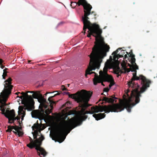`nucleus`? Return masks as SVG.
Here are the masks:
<instances>
[{
  "mask_svg": "<svg viewBox=\"0 0 157 157\" xmlns=\"http://www.w3.org/2000/svg\"><path fill=\"white\" fill-rule=\"evenodd\" d=\"M7 69L6 68L5 69L3 70V74L2 75V76H3V78L4 79L5 78V76H6L7 75V72L6 71V70Z\"/></svg>",
  "mask_w": 157,
  "mask_h": 157,
  "instance_id": "28",
  "label": "nucleus"
},
{
  "mask_svg": "<svg viewBox=\"0 0 157 157\" xmlns=\"http://www.w3.org/2000/svg\"><path fill=\"white\" fill-rule=\"evenodd\" d=\"M96 14L94 11H90L85 15V13L82 16V20L84 26L83 30L86 31L88 29V34L87 36L90 37L91 35L95 37V45L92 48V51L89 56L90 58V63H92L93 67L98 68L100 63L102 62L103 59L106 56L107 53L109 52L110 47L105 43L104 39L101 36L102 32L101 29L99 28L98 25L92 24L89 20L91 19H96Z\"/></svg>",
  "mask_w": 157,
  "mask_h": 157,
  "instance_id": "2",
  "label": "nucleus"
},
{
  "mask_svg": "<svg viewBox=\"0 0 157 157\" xmlns=\"http://www.w3.org/2000/svg\"><path fill=\"white\" fill-rule=\"evenodd\" d=\"M51 93L50 92H47V93L46 94H45V95H46L47 94H49V93Z\"/></svg>",
  "mask_w": 157,
  "mask_h": 157,
  "instance_id": "44",
  "label": "nucleus"
},
{
  "mask_svg": "<svg viewBox=\"0 0 157 157\" xmlns=\"http://www.w3.org/2000/svg\"><path fill=\"white\" fill-rule=\"evenodd\" d=\"M110 58H112L111 56H110Z\"/></svg>",
  "mask_w": 157,
  "mask_h": 157,
  "instance_id": "52",
  "label": "nucleus"
},
{
  "mask_svg": "<svg viewBox=\"0 0 157 157\" xmlns=\"http://www.w3.org/2000/svg\"><path fill=\"white\" fill-rule=\"evenodd\" d=\"M121 49V48H118V49H117L116 51H115V52L117 53L118 52V50H120Z\"/></svg>",
  "mask_w": 157,
  "mask_h": 157,
  "instance_id": "40",
  "label": "nucleus"
},
{
  "mask_svg": "<svg viewBox=\"0 0 157 157\" xmlns=\"http://www.w3.org/2000/svg\"><path fill=\"white\" fill-rule=\"evenodd\" d=\"M109 88H108V87L107 88H104L103 90V91L104 92H108L109 90Z\"/></svg>",
  "mask_w": 157,
  "mask_h": 157,
  "instance_id": "36",
  "label": "nucleus"
},
{
  "mask_svg": "<svg viewBox=\"0 0 157 157\" xmlns=\"http://www.w3.org/2000/svg\"><path fill=\"white\" fill-rule=\"evenodd\" d=\"M3 62V60L0 59V67L2 69H3L4 67V66L2 64Z\"/></svg>",
  "mask_w": 157,
  "mask_h": 157,
  "instance_id": "31",
  "label": "nucleus"
},
{
  "mask_svg": "<svg viewBox=\"0 0 157 157\" xmlns=\"http://www.w3.org/2000/svg\"><path fill=\"white\" fill-rule=\"evenodd\" d=\"M149 32V31H146L147 33H148Z\"/></svg>",
  "mask_w": 157,
  "mask_h": 157,
  "instance_id": "49",
  "label": "nucleus"
},
{
  "mask_svg": "<svg viewBox=\"0 0 157 157\" xmlns=\"http://www.w3.org/2000/svg\"><path fill=\"white\" fill-rule=\"evenodd\" d=\"M15 126H9L8 127V129L6 130V132H11V131H12V129H14V128H15Z\"/></svg>",
  "mask_w": 157,
  "mask_h": 157,
  "instance_id": "26",
  "label": "nucleus"
},
{
  "mask_svg": "<svg viewBox=\"0 0 157 157\" xmlns=\"http://www.w3.org/2000/svg\"><path fill=\"white\" fill-rule=\"evenodd\" d=\"M71 6L72 8H75V7H76V6H77V7H78L79 6H78V2H71Z\"/></svg>",
  "mask_w": 157,
  "mask_h": 157,
  "instance_id": "25",
  "label": "nucleus"
},
{
  "mask_svg": "<svg viewBox=\"0 0 157 157\" xmlns=\"http://www.w3.org/2000/svg\"><path fill=\"white\" fill-rule=\"evenodd\" d=\"M105 81V82H107L106 81H105L104 79H101L100 80V82H97V84L98 83H101V85L103 86H105V85H104V84H103V81Z\"/></svg>",
  "mask_w": 157,
  "mask_h": 157,
  "instance_id": "35",
  "label": "nucleus"
},
{
  "mask_svg": "<svg viewBox=\"0 0 157 157\" xmlns=\"http://www.w3.org/2000/svg\"><path fill=\"white\" fill-rule=\"evenodd\" d=\"M43 113H41L35 110L32 112V116L33 117H37L40 120L43 119L45 116V114L43 110Z\"/></svg>",
  "mask_w": 157,
  "mask_h": 157,
  "instance_id": "15",
  "label": "nucleus"
},
{
  "mask_svg": "<svg viewBox=\"0 0 157 157\" xmlns=\"http://www.w3.org/2000/svg\"><path fill=\"white\" fill-rule=\"evenodd\" d=\"M124 52V50H122L121 51V52Z\"/></svg>",
  "mask_w": 157,
  "mask_h": 157,
  "instance_id": "46",
  "label": "nucleus"
},
{
  "mask_svg": "<svg viewBox=\"0 0 157 157\" xmlns=\"http://www.w3.org/2000/svg\"><path fill=\"white\" fill-rule=\"evenodd\" d=\"M52 112V109H48L45 110V113L47 115H48Z\"/></svg>",
  "mask_w": 157,
  "mask_h": 157,
  "instance_id": "27",
  "label": "nucleus"
},
{
  "mask_svg": "<svg viewBox=\"0 0 157 157\" xmlns=\"http://www.w3.org/2000/svg\"><path fill=\"white\" fill-rule=\"evenodd\" d=\"M82 90L80 91H78L77 92L74 94H70L68 92L66 93V94L68 95L69 97L74 99L78 102V101L77 100V97H78L79 95H80V94H81L82 93L81 92L79 93H77L78 92H81L82 90Z\"/></svg>",
  "mask_w": 157,
  "mask_h": 157,
  "instance_id": "18",
  "label": "nucleus"
},
{
  "mask_svg": "<svg viewBox=\"0 0 157 157\" xmlns=\"http://www.w3.org/2000/svg\"><path fill=\"white\" fill-rule=\"evenodd\" d=\"M66 108H68V109H70V107H67Z\"/></svg>",
  "mask_w": 157,
  "mask_h": 157,
  "instance_id": "45",
  "label": "nucleus"
},
{
  "mask_svg": "<svg viewBox=\"0 0 157 157\" xmlns=\"http://www.w3.org/2000/svg\"><path fill=\"white\" fill-rule=\"evenodd\" d=\"M44 139V137L43 135H41L40 137L34 141L33 144L34 147H35V149L37 150L38 154L40 155V151L41 153V155L45 156L47 154L45 151L42 148L40 147L42 144V141Z\"/></svg>",
  "mask_w": 157,
  "mask_h": 157,
  "instance_id": "10",
  "label": "nucleus"
},
{
  "mask_svg": "<svg viewBox=\"0 0 157 157\" xmlns=\"http://www.w3.org/2000/svg\"><path fill=\"white\" fill-rule=\"evenodd\" d=\"M78 6L82 5L83 8L84 14L86 15L88 13V12H90L92 8V6L88 3L86 0H78Z\"/></svg>",
  "mask_w": 157,
  "mask_h": 157,
  "instance_id": "14",
  "label": "nucleus"
},
{
  "mask_svg": "<svg viewBox=\"0 0 157 157\" xmlns=\"http://www.w3.org/2000/svg\"><path fill=\"white\" fill-rule=\"evenodd\" d=\"M42 125H40L38 123V121H37L36 122V124H34L33 126H32V128L33 130H34L35 129H37V130H42L43 129H41V127H42Z\"/></svg>",
  "mask_w": 157,
  "mask_h": 157,
  "instance_id": "21",
  "label": "nucleus"
},
{
  "mask_svg": "<svg viewBox=\"0 0 157 157\" xmlns=\"http://www.w3.org/2000/svg\"><path fill=\"white\" fill-rule=\"evenodd\" d=\"M12 80V78L10 77L4 82V88L3 90L1 93L0 95V110L2 112V114L7 117L10 116V111L9 109L6 110V111L5 106L7 105L6 102L9 97L11 93V91L13 86L11 84Z\"/></svg>",
  "mask_w": 157,
  "mask_h": 157,
  "instance_id": "5",
  "label": "nucleus"
},
{
  "mask_svg": "<svg viewBox=\"0 0 157 157\" xmlns=\"http://www.w3.org/2000/svg\"><path fill=\"white\" fill-rule=\"evenodd\" d=\"M60 93H58L55 94L53 96H51L49 97L48 99V101H49V103L44 98V97H42V95L41 94L40 96V98L38 99V101L40 103H42L43 106L46 109L47 107V105L46 104H47L48 105L49 104H50V105L52 109L53 108V105L54 104H56V103L58 102V101H54L51 100V99L56 96V95H59Z\"/></svg>",
  "mask_w": 157,
  "mask_h": 157,
  "instance_id": "12",
  "label": "nucleus"
},
{
  "mask_svg": "<svg viewBox=\"0 0 157 157\" xmlns=\"http://www.w3.org/2000/svg\"><path fill=\"white\" fill-rule=\"evenodd\" d=\"M13 132L15 134L17 135V132H15L14 131H13Z\"/></svg>",
  "mask_w": 157,
  "mask_h": 157,
  "instance_id": "42",
  "label": "nucleus"
},
{
  "mask_svg": "<svg viewBox=\"0 0 157 157\" xmlns=\"http://www.w3.org/2000/svg\"><path fill=\"white\" fill-rule=\"evenodd\" d=\"M105 116V113H99L98 114H94L93 116L94 117L96 120H99L104 118Z\"/></svg>",
  "mask_w": 157,
  "mask_h": 157,
  "instance_id": "19",
  "label": "nucleus"
},
{
  "mask_svg": "<svg viewBox=\"0 0 157 157\" xmlns=\"http://www.w3.org/2000/svg\"><path fill=\"white\" fill-rule=\"evenodd\" d=\"M124 70V71L125 73H126V72H129L130 71H131V69L130 68H127L126 67H124L123 68Z\"/></svg>",
  "mask_w": 157,
  "mask_h": 157,
  "instance_id": "29",
  "label": "nucleus"
},
{
  "mask_svg": "<svg viewBox=\"0 0 157 157\" xmlns=\"http://www.w3.org/2000/svg\"><path fill=\"white\" fill-rule=\"evenodd\" d=\"M126 52L128 55H130L129 57H131V60L130 61L131 63L132 64H134V65L136 66V69H139L138 66L136 65L135 63L136 59L135 58V56L132 54V50H131L129 53H128L127 52Z\"/></svg>",
  "mask_w": 157,
  "mask_h": 157,
  "instance_id": "17",
  "label": "nucleus"
},
{
  "mask_svg": "<svg viewBox=\"0 0 157 157\" xmlns=\"http://www.w3.org/2000/svg\"><path fill=\"white\" fill-rule=\"evenodd\" d=\"M70 104V101H67L65 104L62 106L61 108H63L64 107L66 106V105H68Z\"/></svg>",
  "mask_w": 157,
  "mask_h": 157,
  "instance_id": "30",
  "label": "nucleus"
},
{
  "mask_svg": "<svg viewBox=\"0 0 157 157\" xmlns=\"http://www.w3.org/2000/svg\"><path fill=\"white\" fill-rule=\"evenodd\" d=\"M124 54H121V55H120L119 54H118L117 55V56H114V59L115 60H116L117 61H118V59L120 58L123 57Z\"/></svg>",
  "mask_w": 157,
  "mask_h": 157,
  "instance_id": "24",
  "label": "nucleus"
},
{
  "mask_svg": "<svg viewBox=\"0 0 157 157\" xmlns=\"http://www.w3.org/2000/svg\"><path fill=\"white\" fill-rule=\"evenodd\" d=\"M67 116H65L64 117H63L61 118L59 122L57 125V127L55 129L54 132L52 134V139L53 140H57L58 142L59 143L62 142L65 139L66 137V136L67 135V134L69 133L70 131L69 132V130H65L62 133V135L60 136L59 134L57 133V131L59 127V124L60 122L64 119L65 117L67 118Z\"/></svg>",
  "mask_w": 157,
  "mask_h": 157,
  "instance_id": "6",
  "label": "nucleus"
},
{
  "mask_svg": "<svg viewBox=\"0 0 157 157\" xmlns=\"http://www.w3.org/2000/svg\"><path fill=\"white\" fill-rule=\"evenodd\" d=\"M30 92L32 93H33L32 96L29 95L27 93L22 92L21 93V94L22 95L20 97V98L21 99H22L24 97H27L29 101L25 102V103H33V106L34 107V102L33 99V98H37L38 100V99L40 96V95H41V94H40V92L38 91L34 93H33V91H32Z\"/></svg>",
  "mask_w": 157,
  "mask_h": 157,
  "instance_id": "11",
  "label": "nucleus"
},
{
  "mask_svg": "<svg viewBox=\"0 0 157 157\" xmlns=\"http://www.w3.org/2000/svg\"><path fill=\"white\" fill-rule=\"evenodd\" d=\"M128 58L127 55L126 54L124 56V58L125 59H126V58Z\"/></svg>",
  "mask_w": 157,
  "mask_h": 157,
  "instance_id": "41",
  "label": "nucleus"
},
{
  "mask_svg": "<svg viewBox=\"0 0 157 157\" xmlns=\"http://www.w3.org/2000/svg\"><path fill=\"white\" fill-rule=\"evenodd\" d=\"M38 133H37L36 134H33V136H34V139H35V140H36L37 139H38L37 138V135Z\"/></svg>",
  "mask_w": 157,
  "mask_h": 157,
  "instance_id": "34",
  "label": "nucleus"
},
{
  "mask_svg": "<svg viewBox=\"0 0 157 157\" xmlns=\"http://www.w3.org/2000/svg\"><path fill=\"white\" fill-rule=\"evenodd\" d=\"M82 93L78 97H77V100L79 103V106L81 108L80 110L78 111L79 115L73 117L68 121H66V117L60 122L59 127L57 130V133L61 136L63 132L66 130H69V132L73 129L76 127L81 125L83 121H85L87 117L85 115L86 114H92L94 113L98 112H102L103 111L105 113H109L111 112H119L123 110L122 106L120 105L116 104L113 105H109L104 106H96L91 108V111H85L86 109L91 105L88 103L91 98L92 93L85 90H82L81 92L77 93Z\"/></svg>",
  "mask_w": 157,
  "mask_h": 157,
  "instance_id": "1",
  "label": "nucleus"
},
{
  "mask_svg": "<svg viewBox=\"0 0 157 157\" xmlns=\"http://www.w3.org/2000/svg\"><path fill=\"white\" fill-rule=\"evenodd\" d=\"M20 94V92H17L16 93V94L17 95H18L19 94Z\"/></svg>",
  "mask_w": 157,
  "mask_h": 157,
  "instance_id": "43",
  "label": "nucleus"
},
{
  "mask_svg": "<svg viewBox=\"0 0 157 157\" xmlns=\"http://www.w3.org/2000/svg\"><path fill=\"white\" fill-rule=\"evenodd\" d=\"M103 94H103V93H102L101 94V95H103Z\"/></svg>",
  "mask_w": 157,
  "mask_h": 157,
  "instance_id": "51",
  "label": "nucleus"
},
{
  "mask_svg": "<svg viewBox=\"0 0 157 157\" xmlns=\"http://www.w3.org/2000/svg\"><path fill=\"white\" fill-rule=\"evenodd\" d=\"M151 82L147 79L142 75L139 77L136 76L133 79H131L128 82V85L133 88L131 92L130 96L128 94L129 90L126 92V95L123 96L124 102L120 105L122 106L123 110L126 109L127 111H131L132 108L140 101V98L141 96V94L144 92L150 86Z\"/></svg>",
  "mask_w": 157,
  "mask_h": 157,
  "instance_id": "3",
  "label": "nucleus"
},
{
  "mask_svg": "<svg viewBox=\"0 0 157 157\" xmlns=\"http://www.w3.org/2000/svg\"><path fill=\"white\" fill-rule=\"evenodd\" d=\"M30 62H31V61H30V60H29L28 61V62H29V63Z\"/></svg>",
  "mask_w": 157,
  "mask_h": 157,
  "instance_id": "48",
  "label": "nucleus"
},
{
  "mask_svg": "<svg viewBox=\"0 0 157 157\" xmlns=\"http://www.w3.org/2000/svg\"><path fill=\"white\" fill-rule=\"evenodd\" d=\"M22 129L21 125L19 126L15 125V128H14L15 131L17 132V135L19 137L22 136L23 134V132L20 130Z\"/></svg>",
  "mask_w": 157,
  "mask_h": 157,
  "instance_id": "20",
  "label": "nucleus"
},
{
  "mask_svg": "<svg viewBox=\"0 0 157 157\" xmlns=\"http://www.w3.org/2000/svg\"><path fill=\"white\" fill-rule=\"evenodd\" d=\"M62 89L63 90H67V89L63 85L62 86Z\"/></svg>",
  "mask_w": 157,
  "mask_h": 157,
  "instance_id": "39",
  "label": "nucleus"
},
{
  "mask_svg": "<svg viewBox=\"0 0 157 157\" xmlns=\"http://www.w3.org/2000/svg\"><path fill=\"white\" fill-rule=\"evenodd\" d=\"M116 99H117V98L113 95L111 96L110 98L104 97L102 100V101H105V103H113L115 101V102H117V101L115 100Z\"/></svg>",
  "mask_w": 157,
  "mask_h": 157,
  "instance_id": "16",
  "label": "nucleus"
},
{
  "mask_svg": "<svg viewBox=\"0 0 157 157\" xmlns=\"http://www.w3.org/2000/svg\"><path fill=\"white\" fill-rule=\"evenodd\" d=\"M120 69V68L118 67L117 70V71H118V72L117 73H116L117 74H118L120 73V72H121V74L123 72Z\"/></svg>",
  "mask_w": 157,
  "mask_h": 157,
  "instance_id": "32",
  "label": "nucleus"
},
{
  "mask_svg": "<svg viewBox=\"0 0 157 157\" xmlns=\"http://www.w3.org/2000/svg\"><path fill=\"white\" fill-rule=\"evenodd\" d=\"M29 138L30 142L29 144H27V146L30 149H32L34 148V146L33 145V144L34 141H33L32 139L30 137Z\"/></svg>",
  "mask_w": 157,
  "mask_h": 157,
  "instance_id": "23",
  "label": "nucleus"
},
{
  "mask_svg": "<svg viewBox=\"0 0 157 157\" xmlns=\"http://www.w3.org/2000/svg\"><path fill=\"white\" fill-rule=\"evenodd\" d=\"M22 104H24V106H20L19 107L18 111V115H22L21 116V120L23 121L25 115V110L26 109L29 111H31L35 108L33 106V103H23L22 102Z\"/></svg>",
  "mask_w": 157,
  "mask_h": 157,
  "instance_id": "9",
  "label": "nucleus"
},
{
  "mask_svg": "<svg viewBox=\"0 0 157 157\" xmlns=\"http://www.w3.org/2000/svg\"><path fill=\"white\" fill-rule=\"evenodd\" d=\"M114 84V82H111L109 85V88H110L113 86Z\"/></svg>",
  "mask_w": 157,
  "mask_h": 157,
  "instance_id": "33",
  "label": "nucleus"
},
{
  "mask_svg": "<svg viewBox=\"0 0 157 157\" xmlns=\"http://www.w3.org/2000/svg\"><path fill=\"white\" fill-rule=\"evenodd\" d=\"M122 54H124L125 53L124 52H122Z\"/></svg>",
  "mask_w": 157,
  "mask_h": 157,
  "instance_id": "50",
  "label": "nucleus"
},
{
  "mask_svg": "<svg viewBox=\"0 0 157 157\" xmlns=\"http://www.w3.org/2000/svg\"><path fill=\"white\" fill-rule=\"evenodd\" d=\"M67 116H65L64 117H63L61 118L59 122L57 125V127L55 129L54 132L52 134V139L53 140H57L58 142L59 143L62 142L65 139L66 137V136L67 135V134L69 133L70 131L69 132V130H65L62 133V135L60 136L59 134L57 133V131L59 127V124L60 122L64 119L65 117L67 118Z\"/></svg>",
  "mask_w": 157,
  "mask_h": 157,
  "instance_id": "7",
  "label": "nucleus"
},
{
  "mask_svg": "<svg viewBox=\"0 0 157 157\" xmlns=\"http://www.w3.org/2000/svg\"><path fill=\"white\" fill-rule=\"evenodd\" d=\"M70 85V84H67L68 87H69V86Z\"/></svg>",
  "mask_w": 157,
  "mask_h": 157,
  "instance_id": "47",
  "label": "nucleus"
},
{
  "mask_svg": "<svg viewBox=\"0 0 157 157\" xmlns=\"http://www.w3.org/2000/svg\"><path fill=\"white\" fill-rule=\"evenodd\" d=\"M117 53L115 52V51H114L112 54V55L113 56V58H114V56H117Z\"/></svg>",
  "mask_w": 157,
  "mask_h": 157,
  "instance_id": "38",
  "label": "nucleus"
},
{
  "mask_svg": "<svg viewBox=\"0 0 157 157\" xmlns=\"http://www.w3.org/2000/svg\"><path fill=\"white\" fill-rule=\"evenodd\" d=\"M111 61L108 59L107 60L106 62L105 63V67L103 68V71H99V73L100 74L99 76H98L97 74L96 73L94 72H90L93 70H95L96 69H99V68L101 64H100L99 67L98 68H96V67H93L92 66V63H90V61L89 64V67H88V69L86 71V73L85 74V76L87 77V75H90L93 73H94L95 74V77L93 78V81L94 84L95 85L97 84V82H100L101 79H104L105 81H106L107 82H110L112 79V77L109 75L107 74L108 69L109 68L110 65Z\"/></svg>",
  "mask_w": 157,
  "mask_h": 157,
  "instance_id": "4",
  "label": "nucleus"
},
{
  "mask_svg": "<svg viewBox=\"0 0 157 157\" xmlns=\"http://www.w3.org/2000/svg\"><path fill=\"white\" fill-rule=\"evenodd\" d=\"M67 116H65L64 117H63L61 118L59 122L57 125V127L55 129L54 132L52 134V139L53 140H57L58 142L59 143L62 142L65 139L66 137V136L67 135V134L69 133L70 131L69 132V130H65L62 133V135L60 136L59 134L57 133V131L59 127V124L60 122L64 119L65 117L67 118Z\"/></svg>",
  "mask_w": 157,
  "mask_h": 157,
  "instance_id": "8",
  "label": "nucleus"
},
{
  "mask_svg": "<svg viewBox=\"0 0 157 157\" xmlns=\"http://www.w3.org/2000/svg\"><path fill=\"white\" fill-rule=\"evenodd\" d=\"M132 64V65H131V64H130V63H128V66L129 67H130V68H131V70L132 69H133L132 68V67H135V66H134V65H133Z\"/></svg>",
  "mask_w": 157,
  "mask_h": 157,
  "instance_id": "37",
  "label": "nucleus"
},
{
  "mask_svg": "<svg viewBox=\"0 0 157 157\" xmlns=\"http://www.w3.org/2000/svg\"><path fill=\"white\" fill-rule=\"evenodd\" d=\"M132 64L134 66H135V67H132V68L133 69H132L131 70V71L132 72H135V73H133L132 74L133 76H132V78L131 79H133L134 78H135V77H136V76H136L137 71H136V70L138 69H136V66L135 65H134V64Z\"/></svg>",
  "mask_w": 157,
  "mask_h": 157,
  "instance_id": "22",
  "label": "nucleus"
},
{
  "mask_svg": "<svg viewBox=\"0 0 157 157\" xmlns=\"http://www.w3.org/2000/svg\"><path fill=\"white\" fill-rule=\"evenodd\" d=\"M10 113V117H8V116L7 117L8 119V123L10 124L13 123V124L15 125H16L14 123V121L16 120L17 124H19V126L21 125V123H22V122L21 121V122H20V119L21 118L20 115L15 117V111L13 109L11 110Z\"/></svg>",
  "mask_w": 157,
  "mask_h": 157,
  "instance_id": "13",
  "label": "nucleus"
}]
</instances>
